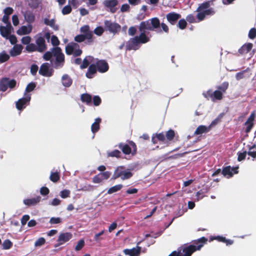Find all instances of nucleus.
Masks as SVG:
<instances>
[{"label": "nucleus", "instance_id": "12", "mask_svg": "<svg viewBox=\"0 0 256 256\" xmlns=\"http://www.w3.org/2000/svg\"><path fill=\"white\" fill-rule=\"evenodd\" d=\"M72 238V234L69 232L60 233L57 240L58 243L54 247L59 246L69 241Z\"/></svg>", "mask_w": 256, "mask_h": 256}, {"label": "nucleus", "instance_id": "62", "mask_svg": "<svg viewBox=\"0 0 256 256\" xmlns=\"http://www.w3.org/2000/svg\"><path fill=\"white\" fill-rule=\"evenodd\" d=\"M50 192L49 189L46 186H42L40 189V193L42 196H46Z\"/></svg>", "mask_w": 256, "mask_h": 256}, {"label": "nucleus", "instance_id": "44", "mask_svg": "<svg viewBox=\"0 0 256 256\" xmlns=\"http://www.w3.org/2000/svg\"><path fill=\"white\" fill-rule=\"evenodd\" d=\"M156 138L160 142H162L163 144H166V136L163 132L156 134Z\"/></svg>", "mask_w": 256, "mask_h": 256}, {"label": "nucleus", "instance_id": "27", "mask_svg": "<svg viewBox=\"0 0 256 256\" xmlns=\"http://www.w3.org/2000/svg\"><path fill=\"white\" fill-rule=\"evenodd\" d=\"M11 25H8L7 26H1L0 32L1 35L4 38H8L11 33Z\"/></svg>", "mask_w": 256, "mask_h": 256}, {"label": "nucleus", "instance_id": "23", "mask_svg": "<svg viewBox=\"0 0 256 256\" xmlns=\"http://www.w3.org/2000/svg\"><path fill=\"white\" fill-rule=\"evenodd\" d=\"M253 44L252 43H246L244 44L240 48L238 52L240 54H246L249 52L252 49Z\"/></svg>", "mask_w": 256, "mask_h": 256}, {"label": "nucleus", "instance_id": "20", "mask_svg": "<svg viewBox=\"0 0 256 256\" xmlns=\"http://www.w3.org/2000/svg\"><path fill=\"white\" fill-rule=\"evenodd\" d=\"M39 74L44 76H50L52 72L50 70L49 64L48 63L42 64L40 68Z\"/></svg>", "mask_w": 256, "mask_h": 256}, {"label": "nucleus", "instance_id": "31", "mask_svg": "<svg viewBox=\"0 0 256 256\" xmlns=\"http://www.w3.org/2000/svg\"><path fill=\"white\" fill-rule=\"evenodd\" d=\"M102 120L100 118L95 119L94 122L92 124L91 130L92 133L94 134L98 131L100 130V124Z\"/></svg>", "mask_w": 256, "mask_h": 256}, {"label": "nucleus", "instance_id": "49", "mask_svg": "<svg viewBox=\"0 0 256 256\" xmlns=\"http://www.w3.org/2000/svg\"><path fill=\"white\" fill-rule=\"evenodd\" d=\"M4 249L8 250L12 246V243L9 240H6L2 244Z\"/></svg>", "mask_w": 256, "mask_h": 256}, {"label": "nucleus", "instance_id": "30", "mask_svg": "<svg viewBox=\"0 0 256 256\" xmlns=\"http://www.w3.org/2000/svg\"><path fill=\"white\" fill-rule=\"evenodd\" d=\"M62 81L63 86L65 87H70L72 82V79L66 74L62 76Z\"/></svg>", "mask_w": 256, "mask_h": 256}, {"label": "nucleus", "instance_id": "63", "mask_svg": "<svg viewBox=\"0 0 256 256\" xmlns=\"http://www.w3.org/2000/svg\"><path fill=\"white\" fill-rule=\"evenodd\" d=\"M22 42L24 44L28 45L31 41V38L29 36H24L22 38Z\"/></svg>", "mask_w": 256, "mask_h": 256}, {"label": "nucleus", "instance_id": "43", "mask_svg": "<svg viewBox=\"0 0 256 256\" xmlns=\"http://www.w3.org/2000/svg\"><path fill=\"white\" fill-rule=\"evenodd\" d=\"M10 59V56L5 52L0 53V64Z\"/></svg>", "mask_w": 256, "mask_h": 256}, {"label": "nucleus", "instance_id": "22", "mask_svg": "<svg viewBox=\"0 0 256 256\" xmlns=\"http://www.w3.org/2000/svg\"><path fill=\"white\" fill-rule=\"evenodd\" d=\"M97 71L96 66L94 64H90L86 74V76L88 78H94V74H96Z\"/></svg>", "mask_w": 256, "mask_h": 256}, {"label": "nucleus", "instance_id": "24", "mask_svg": "<svg viewBox=\"0 0 256 256\" xmlns=\"http://www.w3.org/2000/svg\"><path fill=\"white\" fill-rule=\"evenodd\" d=\"M94 62V58L92 56H86L83 60L82 64L80 65V68L81 69L86 68L90 65V63L93 62Z\"/></svg>", "mask_w": 256, "mask_h": 256}, {"label": "nucleus", "instance_id": "28", "mask_svg": "<svg viewBox=\"0 0 256 256\" xmlns=\"http://www.w3.org/2000/svg\"><path fill=\"white\" fill-rule=\"evenodd\" d=\"M25 20L29 24L32 23L35 20V16L32 12L26 11L24 14Z\"/></svg>", "mask_w": 256, "mask_h": 256}, {"label": "nucleus", "instance_id": "6", "mask_svg": "<svg viewBox=\"0 0 256 256\" xmlns=\"http://www.w3.org/2000/svg\"><path fill=\"white\" fill-rule=\"evenodd\" d=\"M132 176L133 174L128 170H126L124 166H119L115 169L111 180H115L120 178L121 180H124L130 178Z\"/></svg>", "mask_w": 256, "mask_h": 256}, {"label": "nucleus", "instance_id": "58", "mask_svg": "<svg viewBox=\"0 0 256 256\" xmlns=\"http://www.w3.org/2000/svg\"><path fill=\"white\" fill-rule=\"evenodd\" d=\"M248 36L250 38L254 39L256 37V28H252L249 31Z\"/></svg>", "mask_w": 256, "mask_h": 256}, {"label": "nucleus", "instance_id": "48", "mask_svg": "<svg viewBox=\"0 0 256 256\" xmlns=\"http://www.w3.org/2000/svg\"><path fill=\"white\" fill-rule=\"evenodd\" d=\"M36 87V84L35 82H31L30 83H29L26 88V92H30L32 91L33 90H34V89Z\"/></svg>", "mask_w": 256, "mask_h": 256}, {"label": "nucleus", "instance_id": "47", "mask_svg": "<svg viewBox=\"0 0 256 256\" xmlns=\"http://www.w3.org/2000/svg\"><path fill=\"white\" fill-rule=\"evenodd\" d=\"M72 11V7L70 5L64 6L62 10V12L64 15H66L70 14Z\"/></svg>", "mask_w": 256, "mask_h": 256}, {"label": "nucleus", "instance_id": "59", "mask_svg": "<svg viewBox=\"0 0 256 256\" xmlns=\"http://www.w3.org/2000/svg\"><path fill=\"white\" fill-rule=\"evenodd\" d=\"M38 66L36 64H33L30 66V73L32 76H36L38 70Z\"/></svg>", "mask_w": 256, "mask_h": 256}, {"label": "nucleus", "instance_id": "19", "mask_svg": "<svg viewBox=\"0 0 256 256\" xmlns=\"http://www.w3.org/2000/svg\"><path fill=\"white\" fill-rule=\"evenodd\" d=\"M168 21L172 25L176 24L178 20L181 18V15L174 12H171L166 15Z\"/></svg>", "mask_w": 256, "mask_h": 256}, {"label": "nucleus", "instance_id": "54", "mask_svg": "<svg viewBox=\"0 0 256 256\" xmlns=\"http://www.w3.org/2000/svg\"><path fill=\"white\" fill-rule=\"evenodd\" d=\"M92 101H93L94 104L95 106H100L102 102V100H101L100 98L98 96H94L93 97Z\"/></svg>", "mask_w": 256, "mask_h": 256}, {"label": "nucleus", "instance_id": "56", "mask_svg": "<svg viewBox=\"0 0 256 256\" xmlns=\"http://www.w3.org/2000/svg\"><path fill=\"white\" fill-rule=\"evenodd\" d=\"M244 125L246 126L245 132L248 133L251 130L252 128L254 126V122L246 121L244 123Z\"/></svg>", "mask_w": 256, "mask_h": 256}, {"label": "nucleus", "instance_id": "61", "mask_svg": "<svg viewBox=\"0 0 256 256\" xmlns=\"http://www.w3.org/2000/svg\"><path fill=\"white\" fill-rule=\"evenodd\" d=\"M247 152L244 151L242 152H238V162L242 161L246 158Z\"/></svg>", "mask_w": 256, "mask_h": 256}, {"label": "nucleus", "instance_id": "52", "mask_svg": "<svg viewBox=\"0 0 256 256\" xmlns=\"http://www.w3.org/2000/svg\"><path fill=\"white\" fill-rule=\"evenodd\" d=\"M84 246V240L82 239L80 240L78 242V244H76V246H75L74 250L76 251L80 250L82 249V248Z\"/></svg>", "mask_w": 256, "mask_h": 256}, {"label": "nucleus", "instance_id": "16", "mask_svg": "<svg viewBox=\"0 0 256 256\" xmlns=\"http://www.w3.org/2000/svg\"><path fill=\"white\" fill-rule=\"evenodd\" d=\"M26 96L19 99L16 102V108L18 110H22L26 106L27 103L29 102L31 97L30 94H25Z\"/></svg>", "mask_w": 256, "mask_h": 256}, {"label": "nucleus", "instance_id": "55", "mask_svg": "<svg viewBox=\"0 0 256 256\" xmlns=\"http://www.w3.org/2000/svg\"><path fill=\"white\" fill-rule=\"evenodd\" d=\"M213 92L212 90H207L206 92H203L202 94L204 96L207 98L208 100L209 99V98H211L212 100L213 96H212Z\"/></svg>", "mask_w": 256, "mask_h": 256}, {"label": "nucleus", "instance_id": "8", "mask_svg": "<svg viewBox=\"0 0 256 256\" xmlns=\"http://www.w3.org/2000/svg\"><path fill=\"white\" fill-rule=\"evenodd\" d=\"M104 30L108 31L113 34H118L121 30V26L118 24L112 22L110 20H105L104 22Z\"/></svg>", "mask_w": 256, "mask_h": 256}, {"label": "nucleus", "instance_id": "25", "mask_svg": "<svg viewBox=\"0 0 256 256\" xmlns=\"http://www.w3.org/2000/svg\"><path fill=\"white\" fill-rule=\"evenodd\" d=\"M41 199V196H37L36 198L24 200V203L28 206H34L38 203Z\"/></svg>", "mask_w": 256, "mask_h": 256}, {"label": "nucleus", "instance_id": "64", "mask_svg": "<svg viewBox=\"0 0 256 256\" xmlns=\"http://www.w3.org/2000/svg\"><path fill=\"white\" fill-rule=\"evenodd\" d=\"M92 181L94 184H99L100 183L102 180L100 174H98L93 177Z\"/></svg>", "mask_w": 256, "mask_h": 256}, {"label": "nucleus", "instance_id": "21", "mask_svg": "<svg viewBox=\"0 0 256 256\" xmlns=\"http://www.w3.org/2000/svg\"><path fill=\"white\" fill-rule=\"evenodd\" d=\"M141 249V247L137 246L132 249H124L123 252L125 254L130 256H139L140 254Z\"/></svg>", "mask_w": 256, "mask_h": 256}, {"label": "nucleus", "instance_id": "36", "mask_svg": "<svg viewBox=\"0 0 256 256\" xmlns=\"http://www.w3.org/2000/svg\"><path fill=\"white\" fill-rule=\"evenodd\" d=\"M108 157H115L116 158H120L122 156L121 152L118 150H115L111 152H107Z\"/></svg>", "mask_w": 256, "mask_h": 256}, {"label": "nucleus", "instance_id": "42", "mask_svg": "<svg viewBox=\"0 0 256 256\" xmlns=\"http://www.w3.org/2000/svg\"><path fill=\"white\" fill-rule=\"evenodd\" d=\"M26 50L29 52L38 51L36 46L33 43H30L27 45L26 47Z\"/></svg>", "mask_w": 256, "mask_h": 256}, {"label": "nucleus", "instance_id": "33", "mask_svg": "<svg viewBox=\"0 0 256 256\" xmlns=\"http://www.w3.org/2000/svg\"><path fill=\"white\" fill-rule=\"evenodd\" d=\"M80 100L82 102L86 103V104H90L92 103V97L90 94L85 93L81 94Z\"/></svg>", "mask_w": 256, "mask_h": 256}, {"label": "nucleus", "instance_id": "29", "mask_svg": "<svg viewBox=\"0 0 256 256\" xmlns=\"http://www.w3.org/2000/svg\"><path fill=\"white\" fill-rule=\"evenodd\" d=\"M210 130V126H205L201 125L196 128L194 132V134L196 135L202 134L204 133L208 132Z\"/></svg>", "mask_w": 256, "mask_h": 256}, {"label": "nucleus", "instance_id": "26", "mask_svg": "<svg viewBox=\"0 0 256 256\" xmlns=\"http://www.w3.org/2000/svg\"><path fill=\"white\" fill-rule=\"evenodd\" d=\"M23 47L20 44H15L10 52V55L12 56H16L20 55L22 52Z\"/></svg>", "mask_w": 256, "mask_h": 256}, {"label": "nucleus", "instance_id": "46", "mask_svg": "<svg viewBox=\"0 0 256 256\" xmlns=\"http://www.w3.org/2000/svg\"><path fill=\"white\" fill-rule=\"evenodd\" d=\"M111 174V172L109 171H106L98 174L102 180H108V178H110Z\"/></svg>", "mask_w": 256, "mask_h": 256}, {"label": "nucleus", "instance_id": "17", "mask_svg": "<svg viewBox=\"0 0 256 256\" xmlns=\"http://www.w3.org/2000/svg\"><path fill=\"white\" fill-rule=\"evenodd\" d=\"M138 30L140 32V34L143 33L145 36H146V30H153L150 20L142 22L138 26Z\"/></svg>", "mask_w": 256, "mask_h": 256}, {"label": "nucleus", "instance_id": "13", "mask_svg": "<svg viewBox=\"0 0 256 256\" xmlns=\"http://www.w3.org/2000/svg\"><path fill=\"white\" fill-rule=\"evenodd\" d=\"M238 166L232 168L230 166L223 167L222 174L224 176L229 178L233 176L234 174H236L238 172Z\"/></svg>", "mask_w": 256, "mask_h": 256}, {"label": "nucleus", "instance_id": "4", "mask_svg": "<svg viewBox=\"0 0 256 256\" xmlns=\"http://www.w3.org/2000/svg\"><path fill=\"white\" fill-rule=\"evenodd\" d=\"M150 40V38L148 36H145L143 33L139 36L130 38L126 44V50H136L140 48V44H146Z\"/></svg>", "mask_w": 256, "mask_h": 256}, {"label": "nucleus", "instance_id": "5", "mask_svg": "<svg viewBox=\"0 0 256 256\" xmlns=\"http://www.w3.org/2000/svg\"><path fill=\"white\" fill-rule=\"evenodd\" d=\"M51 51L46 52L43 55V58L45 60H50L52 56L56 58L55 64L56 66H62L64 62V55L62 52L60 47H54Z\"/></svg>", "mask_w": 256, "mask_h": 256}, {"label": "nucleus", "instance_id": "34", "mask_svg": "<svg viewBox=\"0 0 256 256\" xmlns=\"http://www.w3.org/2000/svg\"><path fill=\"white\" fill-rule=\"evenodd\" d=\"M32 31V27L28 28L27 26H23L17 30V34L18 35H24L30 34Z\"/></svg>", "mask_w": 256, "mask_h": 256}, {"label": "nucleus", "instance_id": "38", "mask_svg": "<svg viewBox=\"0 0 256 256\" xmlns=\"http://www.w3.org/2000/svg\"><path fill=\"white\" fill-rule=\"evenodd\" d=\"M212 101L215 100H221L222 98V94L220 90H216L213 92L212 94Z\"/></svg>", "mask_w": 256, "mask_h": 256}, {"label": "nucleus", "instance_id": "32", "mask_svg": "<svg viewBox=\"0 0 256 256\" xmlns=\"http://www.w3.org/2000/svg\"><path fill=\"white\" fill-rule=\"evenodd\" d=\"M44 23L45 24L50 26L54 30H58V26L56 24V20L54 18L50 20L48 18H45L44 19Z\"/></svg>", "mask_w": 256, "mask_h": 256}, {"label": "nucleus", "instance_id": "60", "mask_svg": "<svg viewBox=\"0 0 256 256\" xmlns=\"http://www.w3.org/2000/svg\"><path fill=\"white\" fill-rule=\"evenodd\" d=\"M62 222V219L60 218L52 217L50 220V223L51 224H58Z\"/></svg>", "mask_w": 256, "mask_h": 256}, {"label": "nucleus", "instance_id": "3", "mask_svg": "<svg viewBox=\"0 0 256 256\" xmlns=\"http://www.w3.org/2000/svg\"><path fill=\"white\" fill-rule=\"evenodd\" d=\"M83 34H80L76 36L74 40L76 42H71L66 46V53L68 55L73 54L75 57L80 56L82 52V50L80 48V46L77 42H82L86 40V42L88 44V38Z\"/></svg>", "mask_w": 256, "mask_h": 256}, {"label": "nucleus", "instance_id": "9", "mask_svg": "<svg viewBox=\"0 0 256 256\" xmlns=\"http://www.w3.org/2000/svg\"><path fill=\"white\" fill-rule=\"evenodd\" d=\"M16 84V82L14 79L10 80L8 78H2L0 80V90L4 92L9 88H14Z\"/></svg>", "mask_w": 256, "mask_h": 256}, {"label": "nucleus", "instance_id": "40", "mask_svg": "<svg viewBox=\"0 0 256 256\" xmlns=\"http://www.w3.org/2000/svg\"><path fill=\"white\" fill-rule=\"evenodd\" d=\"M229 84L228 82H224L221 85L218 86L217 88L218 90L222 92V94L225 92L228 88Z\"/></svg>", "mask_w": 256, "mask_h": 256}, {"label": "nucleus", "instance_id": "7", "mask_svg": "<svg viewBox=\"0 0 256 256\" xmlns=\"http://www.w3.org/2000/svg\"><path fill=\"white\" fill-rule=\"evenodd\" d=\"M128 144H124L120 142L118 144V148L122 150V152L128 155L132 154V155H134L136 153L137 148L136 144L132 141H129Z\"/></svg>", "mask_w": 256, "mask_h": 256}, {"label": "nucleus", "instance_id": "57", "mask_svg": "<svg viewBox=\"0 0 256 256\" xmlns=\"http://www.w3.org/2000/svg\"><path fill=\"white\" fill-rule=\"evenodd\" d=\"M60 196L63 198L70 197V191L68 190H64L60 192Z\"/></svg>", "mask_w": 256, "mask_h": 256}, {"label": "nucleus", "instance_id": "18", "mask_svg": "<svg viewBox=\"0 0 256 256\" xmlns=\"http://www.w3.org/2000/svg\"><path fill=\"white\" fill-rule=\"evenodd\" d=\"M38 52H42L46 49V45L44 38L42 36H38L36 40Z\"/></svg>", "mask_w": 256, "mask_h": 256}, {"label": "nucleus", "instance_id": "45", "mask_svg": "<svg viewBox=\"0 0 256 256\" xmlns=\"http://www.w3.org/2000/svg\"><path fill=\"white\" fill-rule=\"evenodd\" d=\"M104 30V28H103L102 26H99L94 30L93 32L97 36H100L102 34Z\"/></svg>", "mask_w": 256, "mask_h": 256}, {"label": "nucleus", "instance_id": "35", "mask_svg": "<svg viewBox=\"0 0 256 256\" xmlns=\"http://www.w3.org/2000/svg\"><path fill=\"white\" fill-rule=\"evenodd\" d=\"M175 136L174 131L172 130H170L168 132H166L165 134L166 140V144L171 140H172Z\"/></svg>", "mask_w": 256, "mask_h": 256}, {"label": "nucleus", "instance_id": "50", "mask_svg": "<svg viewBox=\"0 0 256 256\" xmlns=\"http://www.w3.org/2000/svg\"><path fill=\"white\" fill-rule=\"evenodd\" d=\"M46 243V240L44 238L41 237L38 238L34 242V246L36 247L40 246Z\"/></svg>", "mask_w": 256, "mask_h": 256}, {"label": "nucleus", "instance_id": "51", "mask_svg": "<svg viewBox=\"0 0 256 256\" xmlns=\"http://www.w3.org/2000/svg\"><path fill=\"white\" fill-rule=\"evenodd\" d=\"M187 26V22L184 19H180L178 22V26L181 30L184 29Z\"/></svg>", "mask_w": 256, "mask_h": 256}, {"label": "nucleus", "instance_id": "37", "mask_svg": "<svg viewBox=\"0 0 256 256\" xmlns=\"http://www.w3.org/2000/svg\"><path fill=\"white\" fill-rule=\"evenodd\" d=\"M50 179L53 182H57L60 179V173L57 172H51Z\"/></svg>", "mask_w": 256, "mask_h": 256}, {"label": "nucleus", "instance_id": "15", "mask_svg": "<svg viewBox=\"0 0 256 256\" xmlns=\"http://www.w3.org/2000/svg\"><path fill=\"white\" fill-rule=\"evenodd\" d=\"M95 64L96 66L98 71L100 73L106 72L108 70V64L105 60L96 59Z\"/></svg>", "mask_w": 256, "mask_h": 256}, {"label": "nucleus", "instance_id": "1", "mask_svg": "<svg viewBox=\"0 0 256 256\" xmlns=\"http://www.w3.org/2000/svg\"><path fill=\"white\" fill-rule=\"evenodd\" d=\"M211 0L204 2L199 4L196 12L198 14L196 18L192 14H188L186 17V20L189 23H196L204 20L208 16H213L216 12L214 8L210 7Z\"/></svg>", "mask_w": 256, "mask_h": 256}, {"label": "nucleus", "instance_id": "2", "mask_svg": "<svg viewBox=\"0 0 256 256\" xmlns=\"http://www.w3.org/2000/svg\"><path fill=\"white\" fill-rule=\"evenodd\" d=\"M208 238L203 236L198 240L194 242V244H197L194 246L190 244L188 246H184L182 250H179L178 252L174 251L168 256H191L192 254L196 250H200L203 246L204 244H206Z\"/></svg>", "mask_w": 256, "mask_h": 256}, {"label": "nucleus", "instance_id": "39", "mask_svg": "<svg viewBox=\"0 0 256 256\" xmlns=\"http://www.w3.org/2000/svg\"><path fill=\"white\" fill-rule=\"evenodd\" d=\"M122 186H123L122 184H117L114 186H112L108 189V194H112V193L116 192L120 190L121 188H122Z\"/></svg>", "mask_w": 256, "mask_h": 256}, {"label": "nucleus", "instance_id": "14", "mask_svg": "<svg viewBox=\"0 0 256 256\" xmlns=\"http://www.w3.org/2000/svg\"><path fill=\"white\" fill-rule=\"evenodd\" d=\"M103 4L105 8L109 10L112 14L115 13L117 10L116 6L118 4V0H104Z\"/></svg>", "mask_w": 256, "mask_h": 256}, {"label": "nucleus", "instance_id": "11", "mask_svg": "<svg viewBox=\"0 0 256 256\" xmlns=\"http://www.w3.org/2000/svg\"><path fill=\"white\" fill-rule=\"evenodd\" d=\"M80 32L88 38V44H92L94 41L93 32L90 30L88 25H84L80 28Z\"/></svg>", "mask_w": 256, "mask_h": 256}, {"label": "nucleus", "instance_id": "41", "mask_svg": "<svg viewBox=\"0 0 256 256\" xmlns=\"http://www.w3.org/2000/svg\"><path fill=\"white\" fill-rule=\"evenodd\" d=\"M29 6L33 8H38L40 3V0H28Z\"/></svg>", "mask_w": 256, "mask_h": 256}, {"label": "nucleus", "instance_id": "10", "mask_svg": "<svg viewBox=\"0 0 256 256\" xmlns=\"http://www.w3.org/2000/svg\"><path fill=\"white\" fill-rule=\"evenodd\" d=\"M152 30H156L159 28L161 26L162 30H160L158 31V32H162V31L166 33H168L169 32V28L168 26L164 23H160V20L158 18H154L150 20Z\"/></svg>", "mask_w": 256, "mask_h": 256}, {"label": "nucleus", "instance_id": "53", "mask_svg": "<svg viewBox=\"0 0 256 256\" xmlns=\"http://www.w3.org/2000/svg\"><path fill=\"white\" fill-rule=\"evenodd\" d=\"M51 42L55 47H58V46L60 44V40L58 37L54 35L52 36L51 37Z\"/></svg>", "mask_w": 256, "mask_h": 256}]
</instances>
